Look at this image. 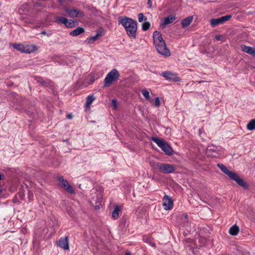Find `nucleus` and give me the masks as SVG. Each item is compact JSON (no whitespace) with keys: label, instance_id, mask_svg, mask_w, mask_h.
I'll use <instances>...</instances> for the list:
<instances>
[{"label":"nucleus","instance_id":"obj_1","mask_svg":"<svg viewBox=\"0 0 255 255\" xmlns=\"http://www.w3.org/2000/svg\"><path fill=\"white\" fill-rule=\"evenodd\" d=\"M119 21L125 28L129 37L131 39H135L137 29L136 21L127 16L120 17Z\"/></svg>","mask_w":255,"mask_h":255},{"label":"nucleus","instance_id":"obj_2","mask_svg":"<svg viewBox=\"0 0 255 255\" xmlns=\"http://www.w3.org/2000/svg\"><path fill=\"white\" fill-rule=\"evenodd\" d=\"M153 41L156 49L158 53L164 57H169L171 55L169 49L163 40L161 33L157 31L153 32Z\"/></svg>","mask_w":255,"mask_h":255},{"label":"nucleus","instance_id":"obj_3","mask_svg":"<svg viewBox=\"0 0 255 255\" xmlns=\"http://www.w3.org/2000/svg\"><path fill=\"white\" fill-rule=\"evenodd\" d=\"M218 166L221 170L225 174L228 175L233 180L236 181L240 186L245 187L246 183L240 177V176L236 173L230 171L223 164H218Z\"/></svg>","mask_w":255,"mask_h":255},{"label":"nucleus","instance_id":"obj_4","mask_svg":"<svg viewBox=\"0 0 255 255\" xmlns=\"http://www.w3.org/2000/svg\"><path fill=\"white\" fill-rule=\"evenodd\" d=\"M150 165L153 168L165 174L172 173L175 169L174 166L170 164L150 161Z\"/></svg>","mask_w":255,"mask_h":255},{"label":"nucleus","instance_id":"obj_5","mask_svg":"<svg viewBox=\"0 0 255 255\" xmlns=\"http://www.w3.org/2000/svg\"><path fill=\"white\" fill-rule=\"evenodd\" d=\"M152 140L155 142L161 149L168 155L172 154L173 150L170 146L164 140L158 137H152Z\"/></svg>","mask_w":255,"mask_h":255},{"label":"nucleus","instance_id":"obj_6","mask_svg":"<svg viewBox=\"0 0 255 255\" xmlns=\"http://www.w3.org/2000/svg\"><path fill=\"white\" fill-rule=\"evenodd\" d=\"M224 153V150L221 146L209 145L206 148V154L208 156L219 157Z\"/></svg>","mask_w":255,"mask_h":255},{"label":"nucleus","instance_id":"obj_7","mask_svg":"<svg viewBox=\"0 0 255 255\" xmlns=\"http://www.w3.org/2000/svg\"><path fill=\"white\" fill-rule=\"evenodd\" d=\"M120 76V74L116 69H113L109 72L105 78V86H110L114 82L117 81Z\"/></svg>","mask_w":255,"mask_h":255},{"label":"nucleus","instance_id":"obj_8","mask_svg":"<svg viewBox=\"0 0 255 255\" xmlns=\"http://www.w3.org/2000/svg\"><path fill=\"white\" fill-rule=\"evenodd\" d=\"M55 21L57 23H61L64 24L66 27L72 28L77 24V22L71 19H68L65 17L56 16H55Z\"/></svg>","mask_w":255,"mask_h":255},{"label":"nucleus","instance_id":"obj_9","mask_svg":"<svg viewBox=\"0 0 255 255\" xmlns=\"http://www.w3.org/2000/svg\"><path fill=\"white\" fill-rule=\"evenodd\" d=\"M59 185L64 189L70 193H74V190L73 187L68 183V181L65 180L62 176L58 178Z\"/></svg>","mask_w":255,"mask_h":255},{"label":"nucleus","instance_id":"obj_10","mask_svg":"<svg viewBox=\"0 0 255 255\" xmlns=\"http://www.w3.org/2000/svg\"><path fill=\"white\" fill-rule=\"evenodd\" d=\"M232 17L231 15H227L216 19L210 20V24L212 26H216L218 25L223 24L227 21L229 20Z\"/></svg>","mask_w":255,"mask_h":255},{"label":"nucleus","instance_id":"obj_11","mask_svg":"<svg viewBox=\"0 0 255 255\" xmlns=\"http://www.w3.org/2000/svg\"><path fill=\"white\" fill-rule=\"evenodd\" d=\"M161 76L165 78L167 80L172 81H180V79L175 73H172L169 71L163 72L161 73Z\"/></svg>","mask_w":255,"mask_h":255},{"label":"nucleus","instance_id":"obj_12","mask_svg":"<svg viewBox=\"0 0 255 255\" xmlns=\"http://www.w3.org/2000/svg\"><path fill=\"white\" fill-rule=\"evenodd\" d=\"M173 206V201L172 198L165 195L163 198V206L165 210H171Z\"/></svg>","mask_w":255,"mask_h":255},{"label":"nucleus","instance_id":"obj_13","mask_svg":"<svg viewBox=\"0 0 255 255\" xmlns=\"http://www.w3.org/2000/svg\"><path fill=\"white\" fill-rule=\"evenodd\" d=\"M68 16L71 17H81L84 15L83 13L77 9H70L66 8L65 9Z\"/></svg>","mask_w":255,"mask_h":255},{"label":"nucleus","instance_id":"obj_14","mask_svg":"<svg viewBox=\"0 0 255 255\" xmlns=\"http://www.w3.org/2000/svg\"><path fill=\"white\" fill-rule=\"evenodd\" d=\"M58 246L64 250H69V247L68 237L60 239L58 242Z\"/></svg>","mask_w":255,"mask_h":255},{"label":"nucleus","instance_id":"obj_15","mask_svg":"<svg viewBox=\"0 0 255 255\" xmlns=\"http://www.w3.org/2000/svg\"><path fill=\"white\" fill-rule=\"evenodd\" d=\"M25 53H31L38 49L37 47L33 44H25Z\"/></svg>","mask_w":255,"mask_h":255},{"label":"nucleus","instance_id":"obj_16","mask_svg":"<svg viewBox=\"0 0 255 255\" xmlns=\"http://www.w3.org/2000/svg\"><path fill=\"white\" fill-rule=\"evenodd\" d=\"M175 19H176L175 15H169L164 19V20L162 22V24L163 25H165L170 24L172 22H173V21Z\"/></svg>","mask_w":255,"mask_h":255},{"label":"nucleus","instance_id":"obj_17","mask_svg":"<svg viewBox=\"0 0 255 255\" xmlns=\"http://www.w3.org/2000/svg\"><path fill=\"white\" fill-rule=\"evenodd\" d=\"M95 100V97L93 95H89L86 99L85 103V108L86 110L90 108L91 104Z\"/></svg>","mask_w":255,"mask_h":255},{"label":"nucleus","instance_id":"obj_18","mask_svg":"<svg viewBox=\"0 0 255 255\" xmlns=\"http://www.w3.org/2000/svg\"><path fill=\"white\" fill-rule=\"evenodd\" d=\"M85 31L84 29L82 27H78L70 33V35L72 36H77Z\"/></svg>","mask_w":255,"mask_h":255},{"label":"nucleus","instance_id":"obj_19","mask_svg":"<svg viewBox=\"0 0 255 255\" xmlns=\"http://www.w3.org/2000/svg\"><path fill=\"white\" fill-rule=\"evenodd\" d=\"M192 16H189L184 19L181 22L182 26L184 28L189 26L192 21Z\"/></svg>","mask_w":255,"mask_h":255},{"label":"nucleus","instance_id":"obj_20","mask_svg":"<svg viewBox=\"0 0 255 255\" xmlns=\"http://www.w3.org/2000/svg\"><path fill=\"white\" fill-rule=\"evenodd\" d=\"M102 36V34L100 32H98L95 36L90 37L87 40L88 43L92 44L97 40L100 36Z\"/></svg>","mask_w":255,"mask_h":255},{"label":"nucleus","instance_id":"obj_21","mask_svg":"<svg viewBox=\"0 0 255 255\" xmlns=\"http://www.w3.org/2000/svg\"><path fill=\"white\" fill-rule=\"evenodd\" d=\"M12 46L17 50L22 53H25V44H13L12 45Z\"/></svg>","mask_w":255,"mask_h":255},{"label":"nucleus","instance_id":"obj_22","mask_svg":"<svg viewBox=\"0 0 255 255\" xmlns=\"http://www.w3.org/2000/svg\"><path fill=\"white\" fill-rule=\"evenodd\" d=\"M120 212H121V210H120V207L119 206H116L112 212V217L114 219H118L119 217V214H120Z\"/></svg>","mask_w":255,"mask_h":255},{"label":"nucleus","instance_id":"obj_23","mask_svg":"<svg viewBox=\"0 0 255 255\" xmlns=\"http://www.w3.org/2000/svg\"><path fill=\"white\" fill-rule=\"evenodd\" d=\"M239 231V227L236 225H234L230 228V229L229 230V233L231 235L236 236L238 234Z\"/></svg>","mask_w":255,"mask_h":255},{"label":"nucleus","instance_id":"obj_24","mask_svg":"<svg viewBox=\"0 0 255 255\" xmlns=\"http://www.w3.org/2000/svg\"><path fill=\"white\" fill-rule=\"evenodd\" d=\"M247 128L249 130L255 129V119L252 120L247 125Z\"/></svg>","mask_w":255,"mask_h":255},{"label":"nucleus","instance_id":"obj_25","mask_svg":"<svg viewBox=\"0 0 255 255\" xmlns=\"http://www.w3.org/2000/svg\"><path fill=\"white\" fill-rule=\"evenodd\" d=\"M141 93L142 95L144 96V98L146 100L150 101V97L149 96V92L145 89H142L141 90Z\"/></svg>","mask_w":255,"mask_h":255},{"label":"nucleus","instance_id":"obj_26","mask_svg":"<svg viewBox=\"0 0 255 255\" xmlns=\"http://www.w3.org/2000/svg\"><path fill=\"white\" fill-rule=\"evenodd\" d=\"M150 23L148 22H145L142 24V29L143 30L145 31L148 29L150 27Z\"/></svg>","mask_w":255,"mask_h":255},{"label":"nucleus","instance_id":"obj_27","mask_svg":"<svg viewBox=\"0 0 255 255\" xmlns=\"http://www.w3.org/2000/svg\"><path fill=\"white\" fill-rule=\"evenodd\" d=\"M251 48V47L248 46H246V45H242L241 46V50L243 52H246L247 53L249 52V50Z\"/></svg>","mask_w":255,"mask_h":255},{"label":"nucleus","instance_id":"obj_28","mask_svg":"<svg viewBox=\"0 0 255 255\" xmlns=\"http://www.w3.org/2000/svg\"><path fill=\"white\" fill-rule=\"evenodd\" d=\"M160 101L159 98L158 97H157L155 99V101L153 104V105L154 107H158L160 106Z\"/></svg>","mask_w":255,"mask_h":255},{"label":"nucleus","instance_id":"obj_29","mask_svg":"<svg viewBox=\"0 0 255 255\" xmlns=\"http://www.w3.org/2000/svg\"><path fill=\"white\" fill-rule=\"evenodd\" d=\"M138 19L139 22H142L143 19L146 20V18L143 15L142 13H140L138 14Z\"/></svg>","mask_w":255,"mask_h":255},{"label":"nucleus","instance_id":"obj_30","mask_svg":"<svg viewBox=\"0 0 255 255\" xmlns=\"http://www.w3.org/2000/svg\"><path fill=\"white\" fill-rule=\"evenodd\" d=\"M182 220L184 222L185 226L188 225V216L186 214L183 215Z\"/></svg>","mask_w":255,"mask_h":255},{"label":"nucleus","instance_id":"obj_31","mask_svg":"<svg viewBox=\"0 0 255 255\" xmlns=\"http://www.w3.org/2000/svg\"><path fill=\"white\" fill-rule=\"evenodd\" d=\"M253 56H255V48L252 47L249 50V52L247 53Z\"/></svg>","mask_w":255,"mask_h":255},{"label":"nucleus","instance_id":"obj_32","mask_svg":"<svg viewBox=\"0 0 255 255\" xmlns=\"http://www.w3.org/2000/svg\"><path fill=\"white\" fill-rule=\"evenodd\" d=\"M111 104H112V106L113 107V108L114 109H117V108L118 107V103L116 100H114V99L112 100Z\"/></svg>","mask_w":255,"mask_h":255},{"label":"nucleus","instance_id":"obj_33","mask_svg":"<svg viewBox=\"0 0 255 255\" xmlns=\"http://www.w3.org/2000/svg\"><path fill=\"white\" fill-rule=\"evenodd\" d=\"M215 38L216 40H221L224 37L222 35H216Z\"/></svg>","mask_w":255,"mask_h":255},{"label":"nucleus","instance_id":"obj_34","mask_svg":"<svg viewBox=\"0 0 255 255\" xmlns=\"http://www.w3.org/2000/svg\"><path fill=\"white\" fill-rule=\"evenodd\" d=\"M147 3L150 5V6H151V3H152L151 0H148V1H147Z\"/></svg>","mask_w":255,"mask_h":255},{"label":"nucleus","instance_id":"obj_35","mask_svg":"<svg viewBox=\"0 0 255 255\" xmlns=\"http://www.w3.org/2000/svg\"><path fill=\"white\" fill-rule=\"evenodd\" d=\"M3 177V175L0 173V180H1Z\"/></svg>","mask_w":255,"mask_h":255},{"label":"nucleus","instance_id":"obj_36","mask_svg":"<svg viewBox=\"0 0 255 255\" xmlns=\"http://www.w3.org/2000/svg\"><path fill=\"white\" fill-rule=\"evenodd\" d=\"M68 118L69 119H71V118H72V116L71 115H68Z\"/></svg>","mask_w":255,"mask_h":255},{"label":"nucleus","instance_id":"obj_37","mask_svg":"<svg viewBox=\"0 0 255 255\" xmlns=\"http://www.w3.org/2000/svg\"><path fill=\"white\" fill-rule=\"evenodd\" d=\"M126 255H130V254H129V253H127V254H126Z\"/></svg>","mask_w":255,"mask_h":255},{"label":"nucleus","instance_id":"obj_38","mask_svg":"<svg viewBox=\"0 0 255 255\" xmlns=\"http://www.w3.org/2000/svg\"><path fill=\"white\" fill-rule=\"evenodd\" d=\"M42 34H45V32H42Z\"/></svg>","mask_w":255,"mask_h":255}]
</instances>
